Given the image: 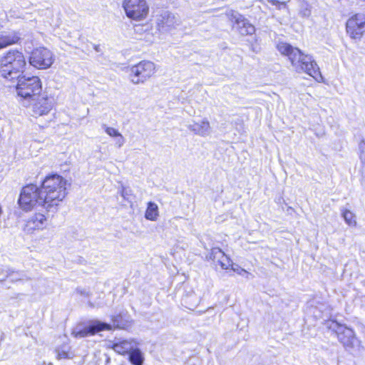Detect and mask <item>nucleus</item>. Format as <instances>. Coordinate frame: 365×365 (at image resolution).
<instances>
[{
  "instance_id": "obj_1",
  "label": "nucleus",
  "mask_w": 365,
  "mask_h": 365,
  "mask_svg": "<svg viewBox=\"0 0 365 365\" xmlns=\"http://www.w3.org/2000/svg\"><path fill=\"white\" fill-rule=\"evenodd\" d=\"M66 180L58 175L46 177L40 187L28 185L21 190L18 200L19 206L25 211L41 207L48 212H55L66 195Z\"/></svg>"
},
{
  "instance_id": "obj_2",
  "label": "nucleus",
  "mask_w": 365,
  "mask_h": 365,
  "mask_svg": "<svg viewBox=\"0 0 365 365\" xmlns=\"http://www.w3.org/2000/svg\"><path fill=\"white\" fill-rule=\"evenodd\" d=\"M278 51L283 56L288 57L294 69L298 73H306L316 80L322 78L319 68L312 56L306 55L297 47L289 43L280 42L277 44Z\"/></svg>"
},
{
  "instance_id": "obj_3",
  "label": "nucleus",
  "mask_w": 365,
  "mask_h": 365,
  "mask_svg": "<svg viewBox=\"0 0 365 365\" xmlns=\"http://www.w3.org/2000/svg\"><path fill=\"white\" fill-rule=\"evenodd\" d=\"M26 66L24 53L16 49H10L0 56V76L8 80L19 78Z\"/></svg>"
},
{
  "instance_id": "obj_4",
  "label": "nucleus",
  "mask_w": 365,
  "mask_h": 365,
  "mask_svg": "<svg viewBox=\"0 0 365 365\" xmlns=\"http://www.w3.org/2000/svg\"><path fill=\"white\" fill-rule=\"evenodd\" d=\"M16 86L19 96L29 101H35L42 91V84L38 76H20Z\"/></svg>"
},
{
  "instance_id": "obj_5",
  "label": "nucleus",
  "mask_w": 365,
  "mask_h": 365,
  "mask_svg": "<svg viewBox=\"0 0 365 365\" xmlns=\"http://www.w3.org/2000/svg\"><path fill=\"white\" fill-rule=\"evenodd\" d=\"M329 328L336 333L339 341L346 350L354 351L359 349L360 341L355 336V334L351 329L336 322H332Z\"/></svg>"
},
{
  "instance_id": "obj_6",
  "label": "nucleus",
  "mask_w": 365,
  "mask_h": 365,
  "mask_svg": "<svg viewBox=\"0 0 365 365\" xmlns=\"http://www.w3.org/2000/svg\"><path fill=\"white\" fill-rule=\"evenodd\" d=\"M155 72L154 63L150 61H142L130 68L129 78L133 84L145 83Z\"/></svg>"
},
{
  "instance_id": "obj_7",
  "label": "nucleus",
  "mask_w": 365,
  "mask_h": 365,
  "mask_svg": "<svg viewBox=\"0 0 365 365\" xmlns=\"http://www.w3.org/2000/svg\"><path fill=\"white\" fill-rule=\"evenodd\" d=\"M54 61L53 54L46 48L39 47L35 48L29 57V63L38 69L50 68Z\"/></svg>"
},
{
  "instance_id": "obj_8",
  "label": "nucleus",
  "mask_w": 365,
  "mask_h": 365,
  "mask_svg": "<svg viewBox=\"0 0 365 365\" xmlns=\"http://www.w3.org/2000/svg\"><path fill=\"white\" fill-rule=\"evenodd\" d=\"M227 19L233 23V28L242 35H252L255 31V26L238 11L230 9L225 13Z\"/></svg>"
},
{
  "instance_id": "obj_9",
  "label": "nucleus",
  "mask_w": 365,
  "mask_h": 365,
  "mask_svg": "<svg viewBox=\"0 0 365 365\" xmlns=\"http://www.w3.org/2000/svg\"><path fill=\"white\" fill-rule=\"evenodd\" d=\"M123 8L128 17L134 20L145 18L149 9L145 0H124Z\"/></svg>"
},
{
  "instance_id": "obj_10",
  "label": "nucleus",
  "mask_w": 365,
  "mask_h": 365,
  "mask_svg": "<svg viewBox=\"0 0 365 365\" xmlns=\"http://www.w3.org/2000/svg\"><path fill=\"white\" fill-rule=\"evenodd\" d=\"M110 329H111L110 324L96 320L91 322L89 324L83 328L80 327H76L73 330L72 334L76 338H83L90 335H94L103 330Z\"/></svg>"
},
{
  "instance_id": "obj_11",
  "label": "nucleus",
  "mask_w": 365,
  "mask_h": 365,
  "mask_svg": "<svg viewBox=\"0 0 365 365\" xmlns=\"http://www.w3.org/2000/svg\"><path fill=\"white\" fill-rule=\"evenodd\" d=\"M346 32L351 38L360 39L365 32V15L356 14L346 22Z\"/></svg>"
},
{
  "instance_id": "obj_12",
  "label": "nucleus",
  "mask_w": 365,
  "mask_h": 365,
  "mask_svg": "<svg viewBox=\"0 0 365 365\" xmlns=\"http://www.w3.org/2000/svg\"><path fill=\"white\" fill-rule=\"evenodd\" d=\"M181 23L179 16L169 12L164 11L158 19V27L161 31H169L175 29Z\"/></svg>"
},
{
  "instance_id": "obj_13",
  "label": "nucleus",
  "mask_w": 365,
  "mask_h": 365,
  "mask_svg": "<svg viewBox=\"0 0 365 365\" xmlns=\"http://www.w3.org/2000/svg\"><path fill=\"white\" fill-rule=\"evenodd\" d=\"M37 101L32 106V115L37 118L47 115L53 108L52 100L47 97H37Z\"/></svg>"
},
{
  "instance_id": "obj_14",
  "label": "nucleus",
  "mask_w": 365,
  "mask_h": 365,
  "mask_svg": "<svg viewBox=\"0 0 365 365\" xmlns=\"http://www.w3.org/2000/svg\"><path fill=\"white\" fill-rule=\"evenodd\" d=\"M210 259L217 262L223 269H228L232 264L230 258L218 247H214L211 250Z\"/></svg>"
},
{
  "instance_id": "obj_15",
  "label": "nucleus",
  "mask_w": 365,
  "mask_h": 365,
  "mask_svg": "<svg viewBox=\"0 0 365 365\" xmlns=\"http://www.w3.org/2000/svg\"><path fill=\"white\" fill-rule=\"evenodd\" d=\"M21 34L14 31H3L0 34V49L19 43Z\"/></svg>"
},
{
  "instance_id": "obj_16",
  "label": "nucleus",
  "mask_w": 365,
  "mask_h": 365,
  "mask_svg": "<svg viewBox=\"0 0 365 365\" xmlns=\"http://www.w3.org/2000/svg\"><path fill=\"white\" fill-rule=\"evenodd\" d=\"M187 128L193 132L195 135L202 137L207 136L211 133V128L207 120L204 119L200 122L188 124Z\"/></svg>"
},
{
  "instance_id": "obj_17",
  "label": "nucleus",
  "mask_w": 365,
  "mask_h": 365,
  "mask_svg": "<svg viewBox=\"0 0 365 365\" xmlns=\"http://www.w3.org/2000/svg\"><path fill=\"white\" fill-rule=\"evenodd\" d=\"M46 221V218L43 214L36 213L27 220L25 229L28 232L43 229Z\"/></svg>"
},
{
  "instance_id": "obj_18",
  "label": "nucleus",
  "mask_w": 365,
  "mask_h": 365,
  "mask_svg": "<svg viewBox=\"0 0 365 365\" xmlns=\"http://www.w3.org/2000/svg\"><path fill=\"white\" fill-rule=\"evenodd\" d=\"M136 344L133 341L118 340L113 344L112 348L119 354L124 355L135 347Z\"/></svg>"
},
{
  "instance_id": "obj_19",
  "label": "nucleus",
  "mask_w": 365,
  "mask_h": 365,
  "mask_svg": "<svg viewBox=\"0 0 365 365\" xmlns=\"http://www.w3.org/2000/svg\"><path fill=\"white\" fill-rule=\"evenodd\" d=\"M159 215L158 206L153 202H149L145 213V217L151 221H155Z\"/></svg>"
},
{
  "instance_id": "obj_20",
  "label": "nucleus",
  "mask_w": 365,
  "mask_h": 365,
  "mask_svg": "<svg viewBox=\"0 0 365 365\" xmlns=\"http://www.w3.org/2000/svg\"><path fill=\"white\" fill-rule=\"evenodd\" d=\"M70 349L71 347L68 344H63L62 346L56 348V352L57 354V359H72L74 355Z\"/></svg>"
},
{
  "instance_id": "obj_21",
  "label": "nucleus",
  "mask_w": 365,
  "mask_h": 365,
  "mask_svg": "<svg viewBox=\"0 0 365 365\" xmlns=\"http://www.w3.org/2000/svg\"><path fill=\"white\" fill-rule=\"evenodd\" d=\"M129 360L133 365H142L143 362V357L141 351L136 348H133L129 352Z\"/></svg>"
},
{
  "instance_id": "obj_22",
  "label": "nucleus",
  "mask_w": 365,
  "mask_h": 365,
  "mask_svg": "<svg viewBox=\"0 0 365 365\" xmlns=\"http://www.w3.org/2000/svg\"><path fill=\"white\" fill-rule=\"evenodd\" d=\"M341 215L344 217L345 222L349 225V226H355L356 224L355 215L352 212H351L349 210L342 209L341 210Z\"/></svg>"
},
{
  "instance_id": "obj_23",
  "label": "nucleus",
  "mask_w": 365,
  "mask_h": 365,
  "mask_svg": "<svg viewBox=\"0 0 365 365\" xmlns=\"http://www.w3.org/2000/svg\"><path fill=\"white\" fill-rule=\"evenodd\" d=\"M120 195L125 201L130 203L133 202L135 197L133 190L128 187H122Z\"/></svg>"
},
{
  "instance_id": "obj_24",
  "label": "nucleus",
  "mask_w": 365,
  "mask_h": 365,
  "mask_svg": "<svg viewBox=\"0 0 365 365\" xmlns=\"http://www.w3.org/2000/svg\"><path fill=\"white\" fill-rule=\"evenodd\" d=\"M360 160L362 164L361 172L365 176V141L361 140L359 143Z\"/></svg>"
},
{
  "instance_id": "obj_25",
  "label": "nucleus",
  "mask_w": 365,
  "mask_h": 365,
  "mask_svg": "<svg viewBox=\"0 0 365 365\" xmlns=\"http://www.w3.org/2000/svg\"><path fill=\"white\" fill-rule=\"evenodd\" d=\"M24 277H26V275L23 272H11L7 275V278L11 282H18L19 280L24 279Z\"/></svg>"
},
{
  "instance_id": "obj_26",
  "label": "nucleus",
  "mask_w": 365,
  "mask_h": 365,
  "mask_svg": "<svg viewBox=\"0 0 365 365\" xmlns=\"http://www.w3.org/2000/svg\"><path fill=\"white\" fill-rule=\"evenodd\" d=\"M122 319V314H118L116 316H114L112 319L113 326L120 329L123 328L125 324L123 322Z\"/></svg>"
},
{
  "instance_id": "obj_27",
  "label": "nucleus",
  "mask_w": 365,
  "mask_h": 365,
  "mask_svg": "<svg viewBox=\"0 0 365 365\" xmlns=\"http://www.w3.org/2000/svg\"><path fill=\"white\" fill-rule=\"evenodd\" d=\"M299 14L303 17H309L311 15V9L307 3L302 5Z\"/></svg>"
},
{
  "instance_id": "obj_28",
  "label": "nucleus",
  "mask_w": 365,
  "mask_h": 365,
  "mask_svg": "<svg viewBox=\"0 0 365 365\" xmlns=\"http://www.w3.org/2000/svg\"><path fill=\"white\" fill-rule=\"evenodd\" d=\"M103 127L105 128L106 133L111 136V137H117L120 135V133L114 128L108 127L106 125H103Z\"/></svg>"
},
{
  "instance_id": "obj_29",
  "label": "nucleus",
  "mask_w": 365,
  "mask_h": 365,
  "mask_svg": "<svg viewBox=\"0 0 365 365\" xmlns=\"http://www.w3.org/2000/svg\"><path fill=\"white\" fill-rule=\"evenodd\" d=\"M77 294H80L81 297L85 298H89L91 296V292L88 289L86 288L78 287L76 289Z\"/></svg>"
},
{
  "instance_id": "obj_30",
  "label": "nucleus",
  "mask_w": 365,
  "mask_h": 365,
  "mask_svg": "<svg viewBox=\"0 0 365 365\" xmlns=\"http://www.w3.org/2000/svg\"><path fill=\"white\" fill-rule=\"evenodd\" d=\"M231 269L233 272H237L239 274H242L243 272H247L244 269L240 267L238 264L232 263L231 265Z\"/></svg>"
},
{
  "instance_id": "obj_31",
  "label": "nucleus",
  "mask_w": 365,
  "mask_h": 365,
  "mask_svg": "<svg viewBox=\"0 0 365 365\" xmlns=\"http://www.w3.org/2000/svg\"><path fill=\"white\" fill-rule=\"evenodd\" d=\"M117 138H118L116 140V145L118 148H120L124 144L125 139L121 134L120 135L117 136Z\"/></svg>"
},
{
  "instance_id": "obj_32",
  "label": "nucleus",
  "mask_w": 365,
  "mask_h": 365,
  "mask_svg": "<svg viewBox=\"0 0 365 365\" xmlns=\"http://www.w3.org/2000/svg\"><path fill=\"white\" fill-rule=\"evenodd\" d=\"M267 1H268V2H269L270 4H272L274 6H280V5L285 6L286 5L285 2H280L278 0H267Z\"/></svg>"
},
{
  "instance_id": "obj_33",
  "label": "nucleus",
  "mask_w": 365,
  "mask_h": 365,
  "mask_svg": "<svg viewBox=\"0 0 365 365\" xmlns=\"http://www.w3.org/2000/svg\"><path fill=\"white\" fill-rule=\"evenodd\" d=\"M92 46L97 53H102V50L101 48L100 45L92 44Z\"/></svg>"
},
{
  "instance_id": "obj_34",
  "label": "nucleus",
  "mask_w": 365,
  "mask_h": 365,
  "mask_svg": "<svg viewBox=\"0 0 365 365\" xmlns=\"http://www.w3.org/2000/svg\"><path fill=\"white\" fill-rule=\"evenodd\" d=\"M88 306L91 308H95L98 307V305L95 304L93 302H91L90 300L87 301Z\"/></svg>"
}]
</instances>
